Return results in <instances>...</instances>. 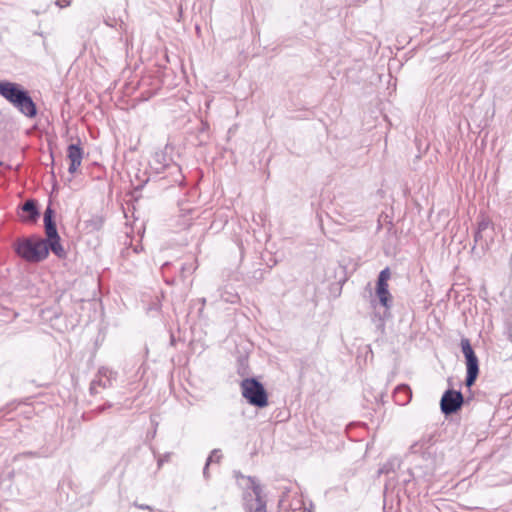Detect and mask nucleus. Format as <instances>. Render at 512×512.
I'll return each instance as SVG.
<instances>
[{
	"instance_id": "1",
	"label": "nucleus",
	"mask_w": 512,
	"mask_h": 512,
	"mask_svg": "<svg viewBox=\"0 0 512 512\" xmlns=\"http://www.w3.org/2000/svg\"><path fill=\"white\" fill-rule=\"evenodd\" d=\"M0 95L26 117L33 118L36 116V105L21 85L0 80Z\"/></svg>"
},
{
	"instance_id": "2",
	"label": "nucleus",
	"mask_w": 512,
	"mask_h": 512,
	"mask_svg": "<svg viewBox=\"0 0 512 512\" xmlns=\"http://www.w3.org/2000/svg\"><path fill=\"white\" fill-rule=\"evenodd\" d=\"M15 250L21 258L28 262H40L48 256L47 241L41 238L19 239Z\"/></svg>"
},
{
	"instance_id": "3",
	"label": "nucleus",
	"mask_w": 512,
	"mask_h": 512,
	"mask_svg": "<svg viewBox=\"0 0 512 512\" xmlns=\"http://www.w3.org/2000/svg\"><path fill=\"white\" fill-rule=\"evenodd\" d=\"M242 396L253 406L263 408L268 405L264 386L255 378L243 379L240 383Z\"/></svg>"
},
{
	"instance_id": "4",
	"label": "nucleus",
	"mask_w": 512,
	"mask_h": 512,
	"mask_svg": "<svg viewBox=\"0 0 512 512\" xmlns=\"http://www.w3.org/2000/svg\"><path fill=\"white\" fill-rule=\"evenodd\" d=\"M391 273L389 268L383 269L377 279L376 295L381 306L389 310L392 307L393 298L388 289V280Z\"/></svg>"
},
{
	"instance_id": "5",
	"label": "nucleus",
	"mask_w": 512,
	"mask_h": 512,
	"mask_svg": "<svg viewBox=\"0 0 512 512\" xmlns=\"http://www.w3.org/2000/svg\"><path fill=\"white\" fill-rule=\"evenodd\" d=\"M474 242L482 248H489L493 242V225L487 217H483L478 222L477 230L474 234Z\"/></svg>"
},
{
	"instance_id": "6",
	"label": "nucleus",
	"mask_w": 512,
	"mask_h": 512,
	"mask_svg": "<svg viewBox=\"0 0 512 512\" xmlns=\"http://www.w3.org/2000/svg\"><path fill=\"white\" fill-rule=\"evenodd\" d=\"M463 403L461 392L455 390H447L441 398V410L444 414L449 415L456 412Z\"/></svg>"
},
{
	"instance_id": "7",
	"label": "nucleus",
	"mask_w": 512,
	"mask_h": 512,
	"mask_svg": "<svg viewBox=\"0 0 512 512\" xmlns=\"http://www.w3.org/2000/svg\"><path fill=\"white\" fill-rule=\"evenodd\" d=\"M115 378V373L109 368L102 367L98 370L95 379L90 384L91 394L99 393V388H108L112 385Z\"/></svg>"
},
{
	"instance_id": "8",
	"label": "nucleus",
	"mask_w": 512,
	"mask_h": 512,
	"mask_svg": "<svg viewBox=\"0 0 512 512\" xmlns=\"http://www.w3.org/2000/svg\"><path fill=\"white\" fill-rule=\"evenodd\" d=\"M67 158L70 161L68 171L70 174H74L80 167L83 159V151L77 144H70L67 148Z\"/></svg>"
},
{
	"instance_id": "9",
	"label": "nucleus",
	"mask_w": 512,
	"mask_h": 512,
	"mask_svg": "<svg viewBox=\"0 0 512 512\" xmlns=\"http://www.w3.org/2000/svg\"><path fill=\"white\" fill-rule=\"evenodd\" d=\"M393 398L396 404L404 406L410 402L412 391L405 384L398 385L394 390Z\"/></svg>"
},
{
	"instance_id": "10",
	"label": "nucleus",
	"mask_w": 512,
	"mask_h": 512,
	"mask_svg": "<svg viewBox=\"0 0 512 512\" xmlns=\"http://www.w3.org/2000/svg\"><path fill=\"white\" fill-rule=\"evenodd\" d=\"M461 349L466 358V366H478V358L472 349L469 339L463 338L461 340Z\"/></svg>"
},
{
	"instance_id": "11",
	"label": "nucleus",
	"mask_w": 512,
	"mask_h": 512,
	"mask_svg": "<svg viewBox=\"0 0 512 512\" xmlns=\"http://www.w3.org/2000/svg\"><path fill=\"white\" fill-rule=\"evenodd\" d=\"M252 486L253 493L257 501V507L253 512H266L265 503L261 499V487L255 480L249 478Z\"/></svg>"
},
{
	"instance_id": "12",
	"label": "nucleus",
	"mask_w": 512,
	"mask_h": 512,
	"mask_svg": "<svg viewBox=\"0 0 512 512\" xmlns=\"http://www.w3.org/2000/svg\"><path fill=\"white\" fill-rule=\"evenodd\" d=\"M221 458H222L221 450H219V449L212 450V452L210 453V455L207 458L205 467L203 469V475H204L205 478L209 477V474H208V467H209V465L211 463H219Z\"/></svg>"
},
{
	"instance_id": "13",
	"label": "nucleus",
	"mask_w": 512,
	"mask_h": 512,
	"mask_svg": "<svg viewBox=\"0 0 512 512\" xmlns=\"http://www.w3.org/2000/svg\"><path fill=\"white\" fill-rule=\"evenodd\" d=\"M47 244H48V250L51 249L55 255H57L59 257H62L64 255V249H63L62 245L60 244V238L49 240V242H47Z\"/></svg>"
},
{
	"instance_id": "14",
	"label": "nucleus",
	"mask_w": 512,
	"mask_h": 512,
	"mask_svg": "<svg viewBox=\"0 0 512 512\" xmlns=\"http://www.w3.org/2000/svg\"><path fill=\"white\" fill-rule=\"evenodd\" d=\"M22 209H23V211L30 213V217L33 220H35L36 217L38 216V210H37L36 204L33 200H27L23 204Z\"/></svg>"
},
{
	"instance_id": "15",
	"label": "nucleus",
	"mask_w": 512,
	"mask_h": 512,
	"mask_svg": "<svg viewBox=\"0 0 512 512\" xmlns=\"http://www.w3.org/2000/svg\"><path fill=\"white\" fill-rule=\"evenodd\" d=\"M479 367L478 366H469L467 367V376H466V385L471 386L478 375Z\"/></svg>"
},
{
	"instance_id": "16",
	"label": "nucleus",
	"mask_w": 512,
	"mask_h": 512,
	"mask_svg": "<svg viewBox=\"0 0 512 512\" xmlns=\"http://www.w3.org/2000/svg\"><path fill=\"white\" fill-rule=\"evenodd\" d=\"M45 224V232L49 240L59 239V235L56 229V225L54 222L44 223Z\"/></svg>"
},
{
	"instance_id": "17",
	"label": "nucleus",
	"mask_w": 512,
	"mask_h": 512,
	"mask_svg": "<svg viewBox=\"0 0 512 512\" xmlns=\"http://www.w3.org/2000/svg\"><path fill=\"white\" fill-rule=\"evenodd\" d=\"M52 215L53 211L50 207H48L44 212V223L53 222Z\"/></svg>"
},
{
	"instance_id": "18",
	"label": "nucleus",
	"mask_w": 512,
	"mask_h": 512,
	"mask_svg": "<svg viewBox=\"0 0 512 512\" xmlns=\"http://www.w3.org/2000/svg\"><path fill=\"white\" fill-rule=\"evenodd\" d=\"M71 0H56L55 5L59 8H66L70 6Z\"/></svg>"
},
{
	"instance_id": "19",
	"label": "nucleus",
	"mask_w": 512,
	"mask_h": 512,
	"mask_svg": "<svg viewBox=\"0 0 512 512\" xmlns=\"http://www.w3.org/2000/svg\"><path fill=\"white\" fill-rule=\"evenodd\" d=\"M168 455L165 458H159L158 459V466L161 467L164 461L168 460Z\"/></svg>"
},
{
	"instance_id": "20",
	"label": "nucleus",
	"mask_w": 512,
	"mask_h": 512,
	"mask_svg": "<svg viewBox=\"0 0 512 512\" xmlns=\"http://www.w3.org/2000/svg\"><path fill=\"white\" fill-rule=\"evenodd\" d=\"M139 508L140 509H151L150 506H148V505H140Z\"/></svg>"
}]
</instances>
